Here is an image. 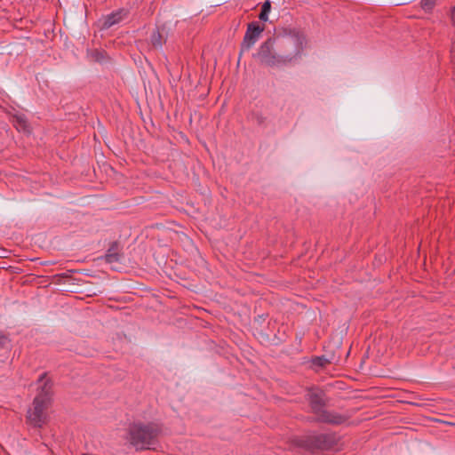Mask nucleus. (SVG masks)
<instances>
[{
	"instance_id": "obj_1",
	"label": "nucleus",
	"mask_w": 455,
	"mask_h": 455,
	"mask_svg": "<svg viewBox=\"0 0 455 455\" xmlns=\"http://www.w3.org/2000/svg\"><path fill=\"white\" fill-rule=\"evenodd\" d=\"M274 39L284 66L296 64L301 60L307 37L300 28H281L275 32Z\"/></svg>"
},
{
	"instance_id": "obj_2",
	"label": "nucleus",
	"mask_w": 455,
	"mask_h": 455,
	"mask_svg": "<svg viewBox=\"0 0 455 455\" xmlns=\"http://www.w3.org/2000/svg\"><path fill=\"white\" fill-rule=\"evenodd\" d=\"M161 433L162 428L156 423H132L129 427V442L136 451L155 450Z\"/></svg>"
},
{
	"instance_id": "obj_3",
	"label": "nucleus",
	"mask_w": 455,
	"mask_h": 455,
	"mask_svg": "<svg viewBox=\"0 0 455 455\" xmlns=\"http://www.w3.org/2000/svg\"><path fill=\"white\" fill-rule=\"evenodd\" d=\"M293 443L295 446L315 453L331 450L337 444V439L333 434H312L296 438Z\"/></svg>"
},
{
	"instance_id": "obj_4",
	"label": "nucleus",
	"mask_w": 455,
	"mask_h": 455,
	"mask_svg": "<svg viewBox=\"0 0 455 455\" xmlns=\"http://www.w3.org/2000/svg\"><path fill=\"white\" fill-rule=\"evenodd\" d=\"M254 58H256L261 65L266 67L273 68L284 66L283 59L280 56V52L275 46L274 36L267 38L260 44Z\"/></svg>"
},
{
	"instance_id": "obj_5",
	"label": "nucleus",
	"mask_w": 455,
	"mask_h": 455,
	"mask_svg": "<svg viewBox=\"0 0 455 455\" xmlns=\"http://www.w3.org/2000/svg\"><path fill=\"white\" fill-rule=\"evenodd\" d=\"M50 404L42 403L39 398H34L31 407L27 412V423L35 428H42L48 420L47 411Z\"/></svg>"
},
{
	"instance_id": "obj_6",
	"label": "nucleus",
	"mask_w": 455,
	"mask_h": 455,
	"mask_svg": "<svg viewBox=\"0 0 455 455\" xmlns=\"http://www.w3.org/2000/svg\"><path fill=\"white\" fill-rule=\"evenodd\" d=\"M264 26H260L258 22L252 21L247 25L243 42L240 47V55L244 52H249L259 40Z\"/></svg>"
},
{
	"instance_id": "obj_7",
	"label": "nucleus",
	"mask_w": 455,
	"mask_h": 455,
	"mask_svg": "<svg viewBox=\"0 0 455 455\" xmlns=\"http://www.w3.org/2000/svg\"><path fill=\"white\" fill-rule=\"evenodd\" d=\"M37 394L35 398H39V401L47 404H52V380L47 377V372L42 373L37 379Z\"/></svg>"
},
{
	"instance_id": "obj_8",
	"label": "nucleus",
	"mask_w": 455,
	"mask_h": 455,
	"mask_svg": "<svg viewBox=\"0 0 455 455\" xmlns=\"http://www.w3.org/2000/svg\"><path fill=\"white\" fill-rule=\"evenodd\" d=\"M307 400L312 412L317 417L326 406V397L323 391H311L307 395Z\"/></svg>"
},
{
	"instance_id": "obj_9",
	"label": "nucleus",
	"mask_w": 455,
	"mask_h": 455,
	"mask_svg": "<svg viewBox=\"0 0 455 455\" xmlns=\"http://www.w3.org/2000/svg\"><path fill=\"white\" fill-rule=\"evenodd\" d=\"M348 417L335 411L323 410L316 418L315 421L331 425H341L347 420Z\"/></svg>"
},
{
	"instance_id": "obj_10",
	"label": "nucleus",
	"mask_w": 455,
	"mask_h": 455,
	"mask_svg": "<svg viewBox=\"0 0 455 455\" xmlns=\"http://www.w3.org/2000/svg\"><path fill=\"white\" fill-rule=\"evenodd\" d=\"M168 37V31L164 26L156 27L151 33L149 42L151 46L156 49H162L163 45L166 43Z\"/></svg>"
},
{
	"instance_id": "obj_11",
	"label": "nucleus",
	"mask_w": 455,
	"mask_h": 455,
	"mask_svg": "<svg viewBox=\"0 0 455 455\" xmlns=\"http://www.w3.org/2000/svg\"><path fill=\"white\" fill-rule=\"evenodd\" d=\"M128 13H129V12L126 9H124V8L111 12L110 14L107 15L104 18L102 28H105V29H108L109 28H111L112 26L119 23L124 18H126Z\"/></svg>"
},
{
	"instance_id": "obj_12",
	"label": "nucleus",
	"mask_w": 455,
	"mask_h": 455,
	"mask_svg": "<svg viewBox=\"0 0 455 455\" xmlns=\"http://www.w3.org/2000/svg\"><path fill=\"white\" fill-rule=\"evenodd\" d=\"M122 258L123 254L121 253L120 243L118 242L111 243L109 248L104 255L105 261L108 263H116L121 261Z\"/></svg>"
},
{
	"instance_id": "obj_13",
	"label": "nucleus",
	"mask_w": 455,
	"mask_h": 455,
	"mask_svg": "<svg viewBox=\"0 0 455 455\" xmlns=\"http://www.w3.org/2000/svg\"><path fill=\"white\" fill-rule=\"evenodd\" d=\"M87 56L91 61L100 63L104 62L108 58L105 51L98 49L89 50L87 52Z\"/></svg>"
},
{
	"instance_id": "obj_14",
	"label": "nucleus",
	"mask_w": 455,
	"mask_h": 455,
	"mask_svg": "<svg viewBox=\"0 0 455 455\" xmlns=\"http://www.w3.org/2000/svg\"><path fill=\"white\" fill-rule=\"evenodd\" d=\"M13 125L19 131H27L28 123L26 118L23 116H14L12 118Z\"/></svg>"
},
{
	"instance_id": "obj_15",
	"label": "nucleus",
	"mask_w": 455,
	"mask_h": 455,
	"mask_svg": "<svg viewBox=\"0 0 455 455\" xmlns=\"http://www.w3.org/2000/svg\"><path fill=\"white\" fill-rule=\"evenodd\" d=\"M271 10V4L269 1H266L261 7L260 13L259 15V19L262 21H267L268 20V14Z\"/></svg>"
},
{
	"instance_id": "obj_16",
	"label": "nucleus",
	"mask_w": 455,
	"mask_h": 455,
	"mask_svg": "<svg viewBox=\"0 0 455 455\" xmlns=\"http://www.w3.org/2000/svg\"><path fill=\"white\" fill-rule=\"evenodd\" d=\"M312 363L317 367H324L330 363V361L325 356H316L313 358Z\"/></svg>"
},
{
	"instance_id": "obj_17",
	"label": "nucleus",
	"mask_w": 455,
	"mask_h": 455,
	"mask_svg": "<svg viewBox=\"0 0 455 455\" xmlns=\"http://www.w3.org/2000/svg\"><path fill=\"white\" fill-rule=\"evenodd\" d=\"M251 120L256 123L258 125H262L265 124L266 117L260 113H252Z\"/></svg>"
},
{
	"instance_id": "obj_18",
	"label": "nucleus",
	"mask_w": 455,
	"mask_h": 455,
	"mask_svg": "<svg viewBox=\"0 0 455 455\" xmlns=\"http://www.w3.org/2000/svg\"><path fill=\"white\" fill-rule=\"evenodd\" d=\"M8 342H9L8 337L5 334H4L3 332H0V349H3Z\"/></svg>"
},
{
	"instance_id": "obj_19",
	"label": "nucleus",
	"mask_w": 455,
	"mask_h": 455,
	"mask_svg": "<svg viewBox=\"0 0 455 455\" xmlns=\"http://www.w3.org/2000/svg\"><path fill=\"white\" fill-rule=\"evenodd\" d=\"M454 18H455V6L451 10V19L453 21H454Z\"/></svg>"
}]
</instances>
